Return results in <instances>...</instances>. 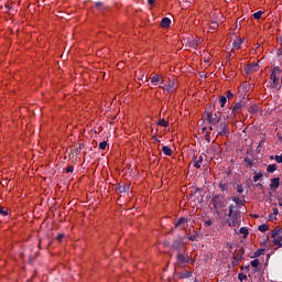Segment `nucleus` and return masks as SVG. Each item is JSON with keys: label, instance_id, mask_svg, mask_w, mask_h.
<instances>
[{"label": "nucleus", "instance_id": "6e6d98bb", "mask_svg": "<svg viewBox=\"0 0 282 282\" xmlns=\"http://www.w3.org/2000/svg\"><path fill=\"white\" fill-rule=\"evenodd\" d=\"M278 56H282V48L278 50Z\"/></svg>", "mask_w": 282, "mask_h": 282}, {"label": "nucleus", "instance_id": "bf43d9fd", "mask_svg": "<svg viewBox=\"0 0 282 282\" xmlns=\"http://www.w3.org/2000/svg\"><path fill=\"white\" fill-rule=\"evenodd\" d=\"M258 186H260L261 188H263V184H261V183H258Z\"/></svg>", "mask_w": 282, "mask_h": 282}, {"label": "nucleus", "instance_id": "69168bd1", "mask_svg": "<svg viewBox=\"0 0 282 282\" xmlns=\"http://www.w3.org/2000/svg\"><path fill=\"white\" fill-rule=\"evenodd\" d=\"M199 189H196L194 193H197Z\"/></svg>", "mask_w": 282, "mask_h": 282}, {"label": "nucleus", "instance_id": "8fccbe9b", "mask_svg": "<svg viewBox=\"0 0 282 282\" xmlns=\"http://www.w3.org/2000/svg\"><path fill=\"white\" fill-rule=\"evenodd\" d=\"M205 226H213V220L212 219L206 220Z\"/></svg>", "mask_w": 282, "mask_h": 282}, {"label": "nucleus", "instance_id": "37998d69", "mask_svg": "<svg viewBox=\"0 0 282 282\" xmlns=\"http://www.w3.org/2000/svg\"><path fill=\"white\" fill-rule=\"evenodd\" d=\"M0 215H2L3 217H7L8 210H6L2 207H0Z\"/></svg>", "mask_w": 282, "mask_h": 282}, {"label": "nucleus", "instance_id": "13d9d810", "mask_svg": "<svg viewBox=\"0 0 282 282\" xmlns=\"http://www.w3.org/2000/svg\"><path fill=\"white\" fill-rule=\"evenodd\" d=\"M153 139H154V142H160L158 137H153Z\"/></svg>", "mask_w": 282, "mask_h": 282}, {"label": "nucleus", "instance_id": "2eb2a0df", "mask_svg": "<svg viewBox=\"0 0 282 282\" xmlns=\"http://www.w3.org/2000/svg\"><path fill=\"white\" fill-rule=\"evenodd\" d=\"M187 239H189V241H197V239H199V234L193 230L192 235L187 236Z\"/></svg>", "mask_w": 282, "mask_h": 282}, {"label": "nucleus", "instance_id": "ddd939ff", "mask_svg": "<svg viewBox=\"0 0 282 282\" xmlns=\"http://www.w3.org/2000/svg\"><path fill=\"white\" fill-rule=\"evenodd\" d=\"M279 184H281V178L275 177L271 180L270 188L274 191V188H279Z\"/></svg>", "mask_w": 282, "mask_h": 282}, {"label": "nucleus", "instance_id": "c85d7f7f", "mask_svg": "<svg viewBox=\"0 0 282 282\" xmlns=\"http://www.w3.org/2000/svg\"><path fill=\"white\" fill-rule=\"evenodd\" d=\"M278 235H281V228H275L273 231H272V234H271V237L272 238H275Z\"/></svg>", "mask_w": 282, "mask_h": 282}, {"label": "nucleus", "instance_id": "a18cd8bd", "mask_svg": "<svg viewBox=\"0 0 282 282\" xmlns=\"http://www.w3.org/2000/svg\"><path fill=\"white\" fill-rule=\"evenodd\" d=\"M219 188H220L221 191H226V188H227L226 183H220V184H219Z\"/></svg>", "mask_w": 282, "mask_h": 282}, {"label": "nucleus", "instance_id": "c03bdc74", "mask_svg": "<svg viewBox=\"0 0 282 282\" xmlns=\"http://www.w3.org/2000/svg\"><path fill=\"white\" fill-rule=\"evenodd\" d=\"M66 173H74V166L68 165V166L66 167Z\"/></svg>", "mask_w": 282, "mask_h": 282}, {"label": "nucleus", "instance_id": "e2e57ef3", "mask_svg": "<svg viewBox=\"0 0 282 282\" xmlns=\"http://www.w3.org/2000/svg\"><path fill=\"white\" fill-rule=\"evenodd\" d=\"M261 144H263V141H261V142L259 143V147H261Z\"/></svg>", "mask_w": 282, "mask_h": 282}, {"label": "nucleus", "instance_id": "f3484780", "mask_svg": "<svg viewBox=\"0 0 282 282\" xmlns=\"http://www.w3.org/2000/svg\"><path fill=\"white\" fill-rule=\"evenodd\" d=\"M271 80L273 82V87L279 86V77L276 76V74L271 73Z\"/></svg>", "mask_w": 282, "mask_h": 282}, {"label": "nucleus", "instance_id": "a878e982", "mask_svg": "<svg viewBox=\"0 0 282 282\" xmlns=\"http://www.w3.org/2000/svg\"><path fill=\"white\" fill-rule=\"evenodd\" d=\"M220 107H226V102H228V99L225 96H221L219 98Z\"/></svg>", "mask_w": 282, "mask_h": 282}, {"label": "nucleus", "instance_id": "aec40b11", "mask_svg": "<svg viewBox=\"0 0 282 282\" xmlns=\"http://www.w3.org/2000/svg\"><path fill=\"white\" fill-rule=\"evenodd\" d=\"M161 79L162 77H160V75H154L153 77L150 78L153 85H158V83H160Z\"/></svg>", "mask_w": 282, "mask_h": 282}, {"label": "nucleus", "instance_id": "3c124183", "mask_svg": "<svg viewBox=\"0 0 282 282\" xmlns=\"http://www.w3.org/2000/svg\"><path fill=\"white\" fill-rule=\"evenodd\" d=\"M149 6H155V0H148Z\"/></svg>", "mask_w": 282, "mask_h": 282}, {"label": "nucleus", "instance_id": "cd10ccee", "mask_svg": "<svg viewBox=\"0 0 282 282\" xmlns=\"http://www.w3.org/2000/svg\"><path fill=\"white\" fill-rule=\"evenodd\" d=\"M259 111V107L257 105H253L249 108V113H257Z\"/></svg>", "mask_w": 282, "mask_h": 282}, {"label": "nucleus", "instance_id": "f8f14e48", "mask_svg": "<svg viewBox=\"0 0 282 282\" xmlns=\"http://www.w3.org/2000/svg\"><path fill=\"white\" fill-rule=\"evenodd\" d=\"M129 185L127 184H121L116 187V193H129Z\"/></svg>", "mask_w": 282, "mask_h": 282}, {"label": "nucleus", "instance_id": "4d7b16f0", "mask_svg": "<svg viewBox=\"0 0 282 282\" xmlns=\"http://www.w3.org/2000/svg\"><path fill=\"white\" fill-rule=\"evenodd\" d=\"M245 162H247L249 165L252 164V161H250L249 159H245Z\"/></svg>", "mask_w": 282, "mask_h": 282}, {"label": "nucleus", "instance_id": "de8ad7c7", "mask_svg": "<svg viewBox=\"0 0 282 282\" xmlns=\"http://www.w3.org/2000/svg\"><path fill=\"white\" fill-rule=\"evenodd\" d=\"M276 215H279V208H273V216H274V219H276Z\"/></svg>", "mask_w": 282, "mask_h": 282}, {"label": "nucleus", "instance_id": "473e14b6", "mask_svg": "<svg viewBox=\"0 0 282 282\" xmlns=\"http://www.w3.org/2000/svg\"><path fill=\"white\" fill-rule=\"evenodd\" d=\"M258 65H259L258 63H253V64H251V66L247 65L246 72H250V70L254 69V67H257Z\"/></svg>", "mask_w": 282, "mask_h": 282}, {"label": "nucleus", "instance_id": "a211bd4d", "mask_svg": "<svg viewBox=\"0 0 282 282\" xmlns=\"http://www.w3.org/2000/svg\"><path fill=\"white\" fill-rule=\"evenodd\" d=\"M162 151H163L164 155H173V150H171V148H169V145H164L162 148Z\"/></svg>", "mask_w": 282, "mask_h": 282}, {"label": "nucleus", "instance_id": "5fc2aeb1", "mask_svg": "<svg viewBox=\"0 0 282 282\" xmlns=\"http://www.w3.org/2000/svg\"><path fill=\"white\" fill-rule=\"evenodd\" d=\"M227 247L229 248V252H232V245L227 243Z\"/></svg>", "mask_w": 282, "mask_h": 282}, {"label": "nucleus", "instance_id": "4c0bfd02", "mask_svg": "<svg viewBox=\"0 0 282 282\" xmlns=\"http://www.w3.org/2000/svg\"><path fill=\"white\" fill-rule=\"evenodd\" d=\"M271 74H281V67L275 66V67L272 69V73H271Z\"/></svg>", "mask_w": 282, "mask_h": 282}, {"label": "nucleus", "instance_id": "7c9ffc66", "mask_svg": "<svg viewBox=\"0 0 282 282\" xmlns=\"http://www.w3.org/2000/svg\"><path fill=\"white\" fill-rule=\"evenodd\" d=\"M238 279H239V281H248V275H246L245 273H239L238 274Z\"/></svg>", "mask_w": 282, "mask_h": 282}, {"label": "nucleus", "instance_id": "f704fd0d", "mask_svg": "<svg viewBox=\"0 0 282 282\" xmlns=\"http://www.w3.org/2000/svg\"><path fill=\"white\" fill-rule=\"evenodd\" d=\"M99 149H100L101 151H105V149H107V141L100 142V143H99Z\"/></svg>", "mask_w": 282, "mask_h": 282}, {"label": "nucleus", "instance_id": "e433bc0d", "mask_svg": "<svg viewBox=\"0 0 282 282\" xmlns=\"http://www.w3.org/2000/svg\"><path fill=\"white\" fill-rule=\"evenodd\" d=\"M237 193H239V195H241V193H243V185L242 184L237 185Z\"/></svg>", "mask_w": 282, "mask_h": 282}, {"label": "nucleus", "instance_id": "bb28decb", "mask_svg": "<svg viewBox=\"0 0 282 282\" xmlns=\"http://www.w3.org/2000/svg\"><path fill=\"white\" fill-rule=\"evenodd\" d=\"M252 268H259L261 265V262H259V259H254L250 262Z\"/></svg>", "mask_w": 282, "mask_h": 282}, {"label": "nucleus", "instance_id": "20e7f679", "mask_svg": "<svg viewBox=\"0 0 282 282\" xmlns=\"http://www.w3.org/2000/svg\"><path fill=\"white\" fill-rule=\"evenodd\" d=\"M205 116H207V120L209 124H213V127L219 124L221 122V112L217 111L214 115L210 112H206Z\"/></svg>", "mask_w": 282, "mask_h": 282}, {"label": "nucleus", "instance_id": "09e8293b", "mask_svg": "<svg viewBox=\"0 0 282 282\" xmlns=\"http://www.w3.org/2000/svg\"><path fill=\"white\" fill-rule=\"evenodd\" d=\"M95 6H96V8H102V6H104V3L102 2H100V1H97L96 3H95Z\"/></svg>", "mask_w": 282, "mask_h": 282}, {"label": "nucleus", "instance_id": "423d86ee", "mask_svg": "<svg viewBox=\"0 0 282 282\" xmlns=\"http://www.w3.org/2000/svg\"><path fill=\"white\" fill-rule=\"evenodd\" d=\"M184 248V238H182V236H178L177 239L172 241V250H175L176 252H183Z\"/></svg>", "mask_w": 282, "mask_h": 282}, {"label": "nucleus", "instance_id": "1a4fd4ad", "mask_svg": "<svg viewBox=\"0 0 282 282\" xmlns=\"http://www.w3.org/2000/svg\"><path fill=\"white\" fill-rule=\"evenodd\" d=\"M161 88L165 89V91H169V94H171V91H173V89L175 88V82H169V84H165L164 80L161 82Z\"/></svg>", "mask_w": 282, "mask_h": 282}, {"label": "nucleus", "instance_id": "6e6552de", "mask_svg": "<svg viewBox=\"0 0 282 282\" xmlns=\"http://www.w3.org/2000/svg\"><path fill=\"white\" fill-rule=\"evenodd\" d=\"M188 219L185 217H181L177 223H175L174 228L172 230H176V228H182V230L186 229V224Z\"/></svg>", "mask_w": 282, "mask_h": 282}, {"label": "nucleus", "instance_id": "5701e85b", "mask_svg": "<svg viewBox=\"0 0 282 282\" xmlns=\"http://www.w3.org/2000/svg\"><path fill=\"white\" fill-rule=\"evenodd\" d=\"M270 227L265 224H262L258 227V230H260V232H267V230H269Z\"/></svg>", "mask_w": 282, "mask_h": 282}, {"label": "nucleus", "instance_id": "58836bf2", "mask_svg": "<svg viewBox=\"0 0 282 282\" xmlns=\"http://www.w3.org/2000/svg\"><path fill=\"white\" fill-rule=\"evenodd\" d=\"M261 177H263V174L259 173V174H256L253 176V182H257L258 180H260Z\"/></svg>", "mask_w": 282, "mask_h": 282}, {"label": "nucleus", "instance_id": "7ed1b4c3", "mask_svg": "<svg viewBox=\"0 0 282 282\" xmlns=\"http://www.w3.org/2000/svg\"><path fill=\"white\" fill-rule=\"evenodd\" d=\"M228 217H230V221H228V226L230 228L239 227L241 226V214L238 212H235L234 214H228Z\"/></svg>", "mask_w": 282, "mask_h": 282}, {"label": "nucleus", "instance_id": "0eeeda50", "mask_svg": "<svg viewBox=\"0 0 282 282\" xmlns=\"http://www.w3.org/2000/svg\"><path fill=\"white\" fill-rule=\"evenodd\" d=\"M241 109H243V102H236L232 107V110L229 115L224 117L225 120H230V118L237 116V113H241Z\"/></svg>", "mask_w": 282, "mask_h": 282}, {"label": "nucleus", "instance_id": "338daca9", "mask_svg": "<svg viewBox=\"0 0 282 282\" xmlns=\"http://www.w3.org/2000/svg\"><path fill=\"white\" fill-rule=\"evenodd\" d=\"M280 206L282 207V203H280Z\"/></svg>", "mask_w": 282, "mask_h": 282}, {"label": "nucleus", "instance_id": "9d476101", "mask_svg": "<svg viewBox=\"0 0 282 282\" xmlns=\"http://www.w3.org/2000/svg\"><path fill=\"white\" fill-rule=\"evenodd\" d=\"M195 169H202V162H204V155L194 156L192 160Z\"/></svg>", "mask_w": 282, "mask_h": 282}, {"label": "nucleus", "instance_id": "49530a36", "mask_svg": "<svg viewBox=\"0 0 282 282\" xmlns=\"http://www.w3.org/2000/svg\"><path fill=\"white\" fill-rule=\"evenodd\" d=\"M64 237H65V235L58 234L57 237H56V239H57V241H63V238H64Z\"/></svg>", "mask_w": 282, "mask_h": 282}, {"label": "nucleus", "instance_id": "4468645a", "mask_svg": "<svg viewBox=\"0 0 282 282\" xmlns=\"http://www.w3.org/2000/svg\"><path fill=\"white\" fill-rule=\"evenodd\" d=\"M161 28H171V19L169 18H163L161 20Z\"/></svg>", "mask_w": 282, "mask_h": 282}, {"label": "nucleus", "instance_id": "393cba45", "mask_svg": "<svg viewBox=\"0 0 282 282\" xmlns=\"http://www.w3.org/2000/svg\"><path fill=\"white\" fill-rule=\"evenodd\" d=\"M268 173H274L276 171V164H270L267 167Z\"/></svg>", "mask_w": 282, "mask_h": 282}, {"label": "nucleus", "instance_id": "864d4df0", "mask_svg": "<svg viewBox=\"0 0 282 282\" xmlns=\"http://www.w3.org/2000/svg\"><path fill=\"white\" fill-rule=\"evenodd\" d=\"M272 219H274V215H273V214H270V215H269V221H272Z\"/></svg>", "mask_w": 282, "mask_h": 282}, {"label": "nucleus", "instance_id": "ea45409f", "mask_svg": "<svg viewBox=\"0 0 282 282\" xmlns=\"http://www.w3.org/2000/svg\"><path fill=\"white\" fill-rule=\"evenodd\" d=\"M235 208H236L235 205H229V213H228V215H232L235 213Z\"/></svg>", "mask_w": 282, "mask_h": 282}, {"label": "nucleus", "instance_id": "f257e3e1", "mask_svg": "<svg viewBox=\"0 0 282 282\" xmlns=\"http://www.w3.org/2000/svg\"><path fill=\"white\" fill-rule=\"evenodd\" d=\"M191 263V257L186 253V248H183V251L176 253V261L174 263L175 268H186Z\"/></svg>", "mask_w": 282, "mask_h": 282}, {"label": "nucleus", "instance_id": "412c9836", "mask_svg": "<svg viewBox=\"0 0 282 282\" xmlns=\"http://www.w3.org/2000/svg\"><path fill=\"white\" fill-rule=\"evenodd\" d=\"M239 232H240V235H243V239H246V237H248V235H250L247 227H241L239 229Z\"/></svg>", "mask_w": 282, "mask_h": 282}, {"label": "nucleus", "instance_id": "79ce46f5", "mask_svg": "<svg viewBox=\"0 0 282 282\" xmlns=\"http://www.w3.org/2000/svg\"><path fill=\"white\" fill-rule=\"evenodd\" d=\"M275 162H278V164H282V154L275 155Z\"/></svg>", "mask_w": 282, "mask_h": 282}, {"label": "nucleus", "instance_id": "4be33fe9", "mask_svg": "<svg viewBox=\"0 0 282 282\" xmlns=\"http://www.w3.org/2000/svg\"><path fill=\"white\" fill-rule=\"evenodd\" d=\"M232 46L235 47V50H239L241 47V40L236 39L232 43Z\"/></svg>", "mask_w": 282, "mask_h": 282}, {"label": "nucleus", "instance_id": "9b49d317", "mask_svg": "<svg viewBox=\"0 0 282 282\" xmlns=\"http://www.w3.org/2000/svg\"><path fill=\"white\" fill-rule=\"evenodd\" d=\"M243 254H246V249H243V247H240L236 253V256L234 257V259L236 261H241L243 259Z\"/></svg>", "mask_w": 282, "mask_h": 282}, {"label": "nucleus", "instance_id": "c756f323", "mask_svg": "<svg viewBox=\"0 0 282 282\" xmlns=\"http://www.w3.org/2000/svg\"><path fill=\"white\" fill-rule=\"evenodd\" d=\"M253 254H254V257H261V256L265 254V249H259Z\"/></svg>", "mask_w": 282, "mask_h": 282}, {"label": "nucleus", "instance_id": "2f4dec72", "mask_svg": "<svg viewBox=\"0 0 282 282\" xmlns=\"http://www.w3.org/2000/svg\"><path fill=\"white\" fill-rule=\"evenodd\" d=\"M262 14H263V11H258V12L253 13V19L259 20V19H261Z\"/></svg>", "mask_w": 282, "mask_h": 282}, {"label": "nucleus", "instance_id": "052dcab7", "mask_svg": "<svg viewBox=\"0 0 282 282\" xmlns=\"http://www.w3.org/2000/svg\"><path fill=\"white\" fill-rule=\"evenodd\" d=\"M210 131H213L215 128L213 126L209 127Z\"/></svg>", "mask_w": 282, "mask_h": 282}, {"label": "nucleus", "instance_id": "39448f33", "mask_svg": "<svg viewBox=\"0 0 282 282\" xmlns=\"http://www.w3.org/2000/svg\"><path fill=\"white\" fill-rule=\"evenodd\" d=\"M216 131H217L218 135H221L224 138H228V135H230V130L228 129V123L225 121L220 122L217 126Z\"/></svg>", "mask_w": 282, "mask_h": 282}, {"label": "nucleus", "instance_id": "b1692460", "mask_svg": "<svg viewBox=\"0 0 282 282\" xmlns=\"http://www.w3.org/2000/svg\"><path fill=\"white\" fill-rule=\"evenodd\" d=\"M159 127H169V121L165 119H160L156 123Z\"/></svg>", "mask_w": 282, "mask_h": 282}, {"label": "nucleus", "instance_id": "f03ea898", "mask_svg": "<svg viewBox=\"0 0 282 282\" xmlns=\"http://www.w3.org/2000/svg\"><path fill=\"white\" fill-rule=\"evenodd\" d=\"M212 204L214 206V210H215L216 215L221 214L219 212L220 208H226V203H225V199H224V195H220V194H215L212 197Z\"/></svg>", "mask_w": 282, "mask_h": 282}, {"label": "nucleus", "instance_id": "72a5a7b5", "mask_svg": "<svg viewBox=\"0 0 282 282\" xmlns=\"http://www.w3.org/2000/svg\"><path fill=\"white\" fill-rule=\"evenodd\" d=\"M232 202H235L236 206H241V199L239 197H232Z\"/></svg>", "mask_w": 282, "mask_h": 282}, {"label": "nucleus", "instance_id": "0e129e2a", "mask_svg": "<svg viewBox=\"0 0 282 282\" xmlns=\"http://www.w3.org/2000/svg\"><path fill=\"white\" fill-rule=\"evenodd\" d=\"M203 131H206V128H203Z\"/></svg>", "mask_w": 282, "mask_h": 282}, {"label": "nucleus", "instance_id": "6ab92c4d", "mask_svg": "<svg viewBox=\"0 0 282 282\" xmlns=\"http://www.w3.org/2000/svg\"><path fill=\"white\" fill-rule=\"evenodd\" d=\"M191 276H193L192 271H185L183 273H180L181 279H191Z\"/></svg>", "mask_w": 282, "mask_h": 282}, {"label": "nucleus", "instance_id": "774afa93", "mask_svg": "<svg viewBox=\"0 0 282 282\" xmlns=\"http://www.w3.org/2000/svg\"><path fill=\"white\" fill-rule=\"evenodd\" d=\"M194 282H199V281L195 280Z\"/></svg>", "mask_w": 282, "mask_h": 282}, {"label": "nucleus", "instance_id": "603ef678", "mask_svg": "<svg viewBox=\"0 0 282 282\" xmlns=\"http://www.w3.org/2000/svg\"><path fill=\"white\" fill-rule=\"evenodd\" d=\"M216 28H219V24H217L216 22H213L212 30H215Z\"/></svg>", "mask_w": 282, "mask_h": 282}, {"label": "nucleus", "instance_id": "c9c22d12", "mask_svg": "<svg viewBox=\"0 0 282 282\" xmlns=\"http://www.w3.org/2000/svg\"><path fill=\"white\" fill-rule=\"evenodd\" d=\"M80 151H83V144H79V145L75 149V155H80Z\"/></svg>", "mask_w": 282, "mask_h": 282}, {"label": "nucleus", "instance_id": "680f3d73", "mask_svg": "<svg viewBox=\"0 0 282 282\" xmlns=\"http://www.w3.org/2000/svg\"><path fill=\"white\" fill-rule=\"evenodd\" d=\"M253 217L257 219V218H259V215H254Z\"/></svg>", "mask_w": 282, "mask_h": 282}, {"label": "nucleus", "instance_id": "dca6fc26", "mask_svg": "<svg viewBox=\"0 0 282 282\" xmlns=\"http://www.w3.org/2000/svg\"><path fill=\"white\" fill-rule=\"evenodd\" d=\"M273 246H278V248H282V237L281 236H275L273 238Z\"/></svg>", "mask_w": 282, "mask_h": 282}, {"label": "nucleus", "instance_id": "a19ab883", "mask_svg": "<svg viewBox=\"0 0 282 282\" xmlns=\"http://www.w3.org/2000/svg\"><path fill=\"white\" fill-rule=\"evenodd\" d=\"M235 97V95L232 94V93H230V90H228L227 91V95H226V98L228 99V100H230L231 98H234Z\"/></svg>", "mask_w": 282, "mask_h": 282}]
</instances>
